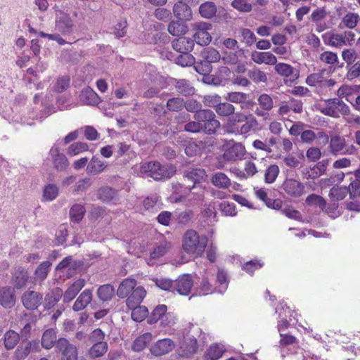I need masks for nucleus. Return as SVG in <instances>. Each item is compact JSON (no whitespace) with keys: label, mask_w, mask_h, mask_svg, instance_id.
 Instances as JSON below:
<instances>
[{"label":"nucleus","mask_w":360,"mask_h":360,"mask_svg":"<svg viewBox=\"0 0 360 360\" xmlns=\"http://www.w3.org/2000/svg\"><path fill=\"white\" fill-rule=\"evenodd\" d=\"M182 176L184 181L173 187L175 192L177 193L179 189H183L184 192H192L193 190L199 189L200 192L198 193V198L203 199L205 186L201 184L207 179L205 169L197 167H188L183 170Z\"/></svg>","instance_id":"obj_1"},{"label":"nucleus","mask_w":360,"mask_h":360,"mask_svg":"<svg viewBox=\"0 0 360 360\" xmlns=\"http://www.w3.org/2000/svg\"><path fill=\"white\" fill-rule=\"evenodd\" d=\"M207 237L200 236L197 231L190 229L186 231L183 236V249L188 254H195L201 256L207 244Z\"/></svg>","instance_id":"obj_2"},{"label":"nucleus","mask_w":360,"mask_h":360,"mask_svg":"<svg viewBox=\"0 0 360 360\" xmlns=\"http://www.w3.org/2000/svg\"><path fill=\"white\" fill-rule=\"evenodd\" d=\"M141 172L146 174L155 181L169 179L176 173V167L163 165L158 162H148L141 166Z\"/></svg>","instance_id":"obj_3"},{"label":"nucleus","mask_w":360,"mask_h":360,"mask_svg":"<svg viewBox=\"0 0 360 360\" xmlns=\"http://www.w3.org/2000/svg\"><path fill=\"white\" fill-rule=\"evenodd\" d=\"M193 120L198 121L202 128V131L209 135L214 134L221 125L214 112L210 109H203L200 113L193 115Z\"/></svg>","instance_id":"obj_4"},{"label":"nucleus","mask_w":360,"mask_h":360,"mask_svg":"<svg viewBox=\"0 0 360 360\" xmlns=\"http://www.w3.org/2000/svg\"><path fill=\"white\" fill-rule=\"evenodd\" d=\"M326 105L320 108V112L325 115L334 118L340 117V114L348 115L350 114L349 106L339 98L325 101Z\"/></svg>","instance_id":"obj_5"},{"label":"nucleus","mask_w":360,"mask_h":360,"mask_svg":"<svg viewBox=\"0 0 360 360\" xmlns=\"http://www.w3.org/2000/svg\"><path fill=\"white\" fill-rule=\"evenodd\" d=\"M329 148L330 153L335 155H351L356 151L355 146L347 145L345 139L340 135H334L330 137Z\"/></svg>","instance_id":"obj_6"},{"label":"nucleus","mask_w":360,"mask_h":360,"mask_svg":"<svg viewBox=\"0 0 360 360\" xmlns=\"http://www.w3.org/2000/svg\"><path fill=\"white\" fill-rule=\"evenodd\" d=\"M212 29V24L205 22H198L193 24V34L195 41L200 46H207L212 40L209 30Z\"/></svg>","instance_id":"obj_7"},{"label":"nucleus","mask_w":360,"mask_h":360,"mask_svg":"<svg viewBox=\"0 0 360 360\" xmlns=\"http://www.w3.org/2000/svg\"><path fill=\"white\" fill-rule=\"evenodd\" d=\"M43 301L42 293L28 289L21 296L23 307L30 311H34L41 304Z\"/></svg>","instance_id":"obj_8"},{"label":"nucleus","mask_w":360,"mask_h":360,"mask_svg":"<svg viewBox=\"0 0 360 360\" xmlns=\"http://www.w3.org/2000/svg\"><path fill=\"white\" fill-rule=\"evenodd\" d=\"M56 349L61 353V360H77V348L67 339L59 338L56 342Z\"/></svg>","instance_id":"obj_9"},{"label":"nucleus","mask_w":360,"mask_h":360,"mask_svg":"<svg viewBox=\"0 0 360 360\" xmlns=\"http://www.w3.org/2000/svg\"><path fill=\"white\" fill-rule=\"evenodd\" d=\"M245 154V148L240 143L229 142L226 144L223 158L231 162L241 160Z\"/></svg>","instance_id":"obj_10"},{"label":"nucleus","mask_w":360,"mask_h":360,"mask_svg":"<svg viewBox=\"0 0 360 360\" xmlns=\"http://www.w3.org/2000/svg\"><path fill=\"white\" fill-rule=\"evenodd\" d=\"M174 292H176L180 295H188L192 287L193 286V280L190 274H183L179 276L177 279L174 281Z\"/></svg>","instance_id":"obj_11"},{"label":"nucleus","mask_w":360,"mask_h":360,"mask_svg":"<svg viewBox=\"0 0 360 360\" xmlns=\"http://www.w3.org/2000/svg\"><path fill=\"white\" fill-rule=\"evenodd\" d=\"M282 188L288 195L294 198L300 197L304 192V184L294 179H286Z\"/></svg>","instance_id":"obj_12"},{"label":"nucleus","mask_w":360,"mask_h":360,"mask_svg":"<svg viewBox=\"0 0 360 360\" xmlns=\"http://www.w3.org/2000/svg\"><path fill=\"white\" fill-rule=\"evenodd\" d=\"M174 348V342L169 338H165L153 344L150 347V351L153 356H160L172 352Z\"/></svg>","instance_id":"obj_13"},{"label":"nucleus","mask_w":360,"mask_h":360,"mask_svg":"<svg viewBox=\"0 0 360 360\" xmlns=\"http://www.w3.org/2000/svg\"><path fill=\"white\" fill-rule=\"evenodd\" d=\"M74 28L72 20L67 13H62L56 18L55 30L63 35L70 34Z\"/></svg>","instance_id":"obj_14"},{"label":"nucleus","mask_w":360,"mask_h":360,"mask_svg":"<svg viewBox=\"0 0 360 360\" xmlns=\"http://www.w3.org/2000/svg\"><path fill=\"white\" fill-rule=\"evenodd\" d=\"M16 302L15 292L9 286H4L0 290V304L4 309L13 308Z\"/></svg>","instance_id":"obj_15"},{"label":"nucleus","mask_w":360,"mask_h":360,"mask_svg":"<svg viewBox=\"0 0 360 360\" xmlns=\"http://www.w3.org/2000/svg\"><path fill=\"white\" fill-rule=\"evenodd\" d=\"M172 85L176 92L184 96H191L195 94V89L192 83L186 79H173Z\"/></svg>","instance_id":"obj_16"},{"label":"nucleus","mask_w":360,"mask_h":360,"mask_svg":"<svg viewBox=\"0 0 360 360\" xmlns=\"http://www.w3.org/2000/svg\"><path fill=\"white\" fill-rule=\"evenodd\" d=\"M30 278L28 271L21 267L17 269L12 274L13 289L20 290L26 287Z\"/></svg>","instance_id":"obj_17"},{"label":"nucleus","mask_w":360,"mask_h":360,"mask_svg":"<svg viewBox=\"0 0 360 360\" xmlns=\"http://www.w3.org/2000/svg\"><path fill=\"white\" fill-rule=\"evenodd\" d=\"M173 13L174 16L181 21L190 20L192 18L191 7L182 1H179L174 5Z\"/></svg>","instance_id":"obj_18"},{"label":"nucleus","mask_w":360,"mask_h":360,"mask_svg":"<svg viewBox=\"0 0 360 360\" xmlns=\"http://www.w3.org/2000/svg\"><path fill=\"white\" fill-rule=\"evenodd\" d=\"M79 99L82 103L89 105H96L101 101L98 95L89 86L82 90Z\"/></svg>","instance_id":"obj_19"},{"label":"nucleus","mask_w":360,"mask_h":360,"mask_svg":"<svg viewBox=\"0 0 360 360\" xmlns=\"http://www.w3.org/2000/svg\"><path fill=\"white\" fill-rule=\"evenodd\" d=\"M172 48L178 53H190L194 47V41L190 38L180 37L172 41Z\"/></svg>","instance_id":"obj_20"},{"label":"nucleus","mask_w":360,"mask_h":360,"mask_svg":"<svg viewBox=\"0 0 360 360\" xmlns=\"http://www.w3.org/2000/svg\"><path fill=\"white\" fill-rule=\"evenodd\" d=\"M182 356L189 357L195 354L198 349L197 340L191 335H186L184 338V340L181 345Z\"/></svg>","instance_id":"obj_21"},{"label":"nucleus","mask_w":360,"mask_h":360,"mask_svg":"<svg viewBox=\"0 0 360 360\" xmlns=\"http://www.w3.org/2000/svg\"><path fill=\"white\" fill-rule=\"evenodd\" d=\"M146 295V291L142 286L135 288L128 296L126 304L128 308L135 307L141 304Z\"/></svg>","instance_id":"obj_22"},{"label":"nucleus","mask_w":360,"mask_h":360,"mask_svg":"<svg viewBox=\"0 0 360 360\" xmlns=\"http://www.w3.org/2000/svg\"><path fill=\"white\" fill-rule=\"evenodd\" d=\"M167 56L181 67L192 66L195 63V58L190 53H181L177 55L169 53Z\"/></svg>","instance_id":"obj_23"},{"label":"nucleus","mask_w":360,"mask_h":360,"mask_svg":"<svg viewBox=\"0 0 360 360\" xmlns=\"http://www.w3.org/2000/svg\"><path fill=\"white\" fill-rule=\"evenodd\" d=\"M63 297V290L59 287L53 288L50 292L46 294L44 297V309H50L53 308Z\"/></svg>","instance_id":"obj_24"},{"label":"nucleus","mask_w":360,"mask_h":360,"mask_svg":"<svg viewBox=\"0 0 360 360\" xmlns=\"http://www.w3.org/2000/svg\"><path fill=\"white\" fill-rule=\"evenodd\" d=\"M53 167L58 171L65 170L69 165V162L66 156L59 153L58 148H52L51 149Z\"/></svg>","instance_id":"obj_25"},{"label":"nucleus","mask_w":360,"mask_h":360,"mask_svg":"<svg viewBox=\"0 0 360 360\" xmlns=\"http://www.w3.org/2000/svg\"><path fill=\"white\" fill-rule=\"evenodd\" d=\"M252 60L257 63H266L267 65H275L277 62L276 57L271 52H259L254 51L251 53Z\"/></svg>","instance_id":"obj_26"},{"label":"nucleus","mask_w":360,"mask_h":360,"mask_svg":"<svg viewBox=\"0 0 360 360\" xmlns=\"http://www.w3.org/2000/svg\"><path fill=\"white\" fill-rule=\"evenodd\" d=\"M85 285V281L84 279H78L75 281L63 293V302H70L72 301L78 292L82 289Z\"/></svg>","instance_id":"obj_27"},{"label":"nucleus","mask_w":360,"mask_h":360,"mask_svg":"<svg viewBox=\"0 0 360 360\" xmlns=\"http://www.w3.org/2000/svg\"><path fill=\"white\" fill-rule=\"evenodd\" d=\"M136 285V281L134 278H126L120 284L116 295L120 298H124L129 296V293L133 291Z\"/></svg>","instance_id":"obj_28"},{"label":"nucleus","mask_w":360,"mask_h":360,"mask_svg":"<svg viewBox=\"0 0 360 360\" xmlns=\"http://www.w3.org/2000/svg\"><path fill=\"white\" fill-rule=\"evenodd\" d=\"M92 292L89 289L84 290L77 297L73 304L72 309L75 311L84 309L91 301Z\"/></svg>","instance_id":"obj_29"},{"label":"nucleus","mask_w":360,"mask_h":360,"mask_svg":"<svg viewBox=\"0 0 360 360\" xmlns=\"http://www.w3.org/2000/svg\"><path fill=\"white\" fill-rule=\"evenodd\" d=\"M210 181L219 188H228L231 185V179L221 172L214 173L210 178Z\"/></svg>","instance_id":"obj_30"},{"label":"nucleus","mask_w":360,"mask_h":360,"mask_svg":"<svg viewBox=\"0 0 360 360\" xmlns=\"http://www.w3.org/2000/svg\"><path fill=\"white\" fill-rule=\"evenodd\" d=\"M115 295V288L110 284L101 285L97 290V295L103 302L110 301Z\"/></svg>","instance_id":"obj_31"},{"label":"nucleus","mask_w":360,"mask_h":360,"mask_svg":"<svg viewBox=\"0 0 360 360\" xmlns=\"http://www.w3.org/2000/svg\"><path fill=\"white\" fill-rule=\"evenodd\" d=\"M350 180L351 183L348 186L350 189V198H360V169L354 172Z\"/></svg>","instance_id":"obj_32"},{"label":"nucleus","mask_w":360,"mask_h":360,"mask_svg":"<svg viewBox=\"0 0 360 360\" xmlns=\"http://www.w3.org/2000/svg\"><path fill=\"white\" fill-rule=\"evenodd\" d=\"M152 340L153 335L150 333H145L135 339L131 349L134 352H141L150 344Z\"/></svg>","instance_id":"obj_33"},{"label":"nucleus","mask_w":360,"mask_h":360,"mask_svg":"<svg viewBox=\"0 0 360 360\" xmlns=\"http://www.w3.org/2000/svg\"><path fill=\"white\" fill-rule=\"evenodd\" d=\"M58 342L56 333L53 328H49L45 330L41 338V345L44 348L49 349L56 346Z\"/></svg>","instance_id":"obj_34"},{"label":"nucleus","mask_w":360,"mask_h":360,"mask_svg":"<svg viewBox=\"0 0 360 360\" xmlns=\"http://www.w3.org/2000/svg\"><path fill=\"white\" fill-rule=\"evenodd\" d=\"M275 65V70L278 74L284 77H292L295 79L298 77L299 71L291 65L283 63Z\"/></svg>","instance_id":"obj_35"},{"label":"nucleus","mask_w":360,"mask_h":360,"mask_svg":"<svg viewBox=\"0 0 360 360\" xmlns=\"http://www.w3.org/2000/svg\"><path fill=\"white\" fill-rule=\"evenodd\" d=\"M98 198L103 202H108L117 198V192L110 187H102L98 191Z\"/></svg>","instance_id":"obj_36"},{"label":"nucleus","mask_w":360,"mask_h":360,"mask_svg":"<svg viewBox=\"0 0 360 360\" xmlns=\"http://www.w3.org/2000/svg\"><path fill=\"white\" fill-rule=\"evenodd\" d=\"M200 56L205 61L210 65L221 60V56L219 51L212 47L205 48L201 52Z\"/></svg>","instance_id":"obj_37"},{"label":"nucleus","mask_w":360,"mask_h":360,"mask_svg":"<svg viewBox=\"0 0 360 360\" xmlns=\"http://www.w3.org/2000/svg\"><path fill=\"white\" fill-rule=\"evenodd\" d=\"M105 168V165L98 157L94 156L86 167V172L91 175L97 174Z\"/></svg>","instance_id":"obj_38"},{"label":"nucleus","mask_w":360,"mask_h":360,"mask_svg":"<svg viewBox=\"0 0 360 360\" xmlns=\"http://www.w3.org/2000/svg\"><path fill=\"white\" fill-rule=\"evenodd\" d=\"M108 348V346L106 342L93 343L92 347L88 352L89 356L91 359L101 357L106 353Z\"/></svg>","instance_id":"obj_39"},{"label":"nucleus","mask_w":360,"mask_h":360,"mask_svg":"<svg viewBox=\"0 0 360 360\" xmlns=\"http://www.w3.org/2000/svg\"><path fill=\"white\" fill-rule=\"evenodd\" d=\"M199 13L202 17L210 19L215 15L217 6L212 1H206L200 6Z\"/></svg>","instance_id":"obj_40"},{"label":"nucleus","mask_w":360,"mask_h":360,"mask_svg":"<svg viewBox=\"0 0 360 360\" xmlns=\"http://www.w3.org/2000/svg\"><path fill=\"white\" fill-rule=\"evenodd\" d=\"M168 32L173 36H181L187 31V26L181 20L172 21L168 25Z\"/></svg>","instance_id":"obj_41"},{"label":"nucleus","mask_w":360,"mask_h":360,"mask_svg":"<svg viewBox=\"0 0 360 360\" xmlns=\"http://www.w3.org/2000/svg\"><path fill=\"white\" fill-rule=\"evenodd\" d=\"M167 311V305L158 304L154 308L150 315L148 316L147 321L148 323L150 325L158 323Z\"/></svg>","instance_id":"obj_42"},{"label":"nucleus","mask_w":360,"mask_h":360,"mask_svg":"<svg viewBox=\"0 0 360 360\" xmlns=\"http://www.w3.org/2000/svg\"><path fill=\"white\" fill-rule=\"evenodd\" d=\"M348 193L350 195V189L348 186H333L330 190L329 196L333 200L339 201L343 200Z\"/></svg>","instance_id":"obj_43"},{"label":"nucleus","mask_w":360,"mask_h":360,"mask_svg":"<svg viewBox=\"0 0 360 360\" xmlns=\"http://www.w3.org/2000/svg\"><path fill=\"white\" fill-rule=\"evenodd\" d=\"M19 335L13 330H9L4 334V346L6 349H13L19 342Z\"/></svg>","instance_id":"obj_44"},{"label":"nucleus","mask_w":360,"mask_h":360,"mask_svg":"<svg viewBox=\"0 0 360 360\" xmlns=\"http://www.w3.org/2000/svg\"><path fill=\"white\" fill-rule=\"evenodd\" d=\"M86 212L85 207L80 204H75L70 210V217L72 221L79 223Z\"/></svg>","instance_id":"obj_45"},{"label":"nucleus","mask_w":360,"mask_h":360,"mask_svg":"<svg viewBox=\"0 0 360 360\" xmlns=\"http://www.w3.org/2000/svg\"><path fill=\"white\" fill-rule=\"evenodd\" d=\"M131 309V319L136 322H141L148 316V310L146 307L136 305L135 307L129 308Z\"/></svg>","instance_id":"obj_46"},{"label":"nucleus","mask_w":360,"mask_h":360,"mask_svg":"<svg viewBox=\"0 0 360 360\" xmlns=\"http://www.w3.org/2000/svg\"><path fill=\"white\" fill-rule=\"evenodd\" d=\"M224 349L218 345H212L204 354V360H217L223 354Z\"/></svg>","instance_id":"obj_47"},{"label":"nucleus","mask_w":360,"mask_h":360,"mask_svg":"<svg viewBox=\"0 0 360 360\" xmlns=\"http://www.w3.org/2000/svg\"><path fill=\"white\" fill-rule=\"evenodd\" d=\"M184 99L181 97H173L167 100L166 108L168 111L179 112L184 108Z\"/></svg>","instance_id":"obj_48"},{"label":"nucleus","mask_w":360,"mask_h":360,"mask_svg":"<svg viewBox=\"0 0 360 360\" xmlns=\"http://www.w3.org/2000/svg\"><path fill=\"white\" fill-rule=\"evenodd\" d=\"M170 248L171 243L167 240H163L154 248V250L150 253V257L153 259H158L165 255Z\"/></svg>","instance_id":"obj_49"},{"label":"nucleus","mask_w":360,"mask_h":360,"mask_svg":"<svg viewBox=\"0 0 360 360\" xmlns=\"http://www.w3.org/2000/svg\"><path fill=\"white\" fill-rule=\"evenodd\" d=\"M215 112L222 117H228L234 114L235 107L230 103L220 101Z\"/></svg>","instance_id":"obj_50"},{"label":"nucleus","mask_w":360,"mask_h":360,"mask_svg":"<svg viewBox=\"0 0 360 360\" xmlns=\"http://www.w3.org/2000/svg\"><path fill=\"white\" fill-rule=\"evenodd\" d=\"M193 212L190 210H184L180 212H176L174 215V219L181 225H186L189 223L193 217Z\"/></svg>","instance_id":"obj_51"},{"label":"nucleus","mask_w":360,"mask_h":360,"mask_svg":"<svg viewBox=\"0 0 360 360\" xmlns=\"http://www.w3.org/2000/svg\"><path fill=\"white\" fill-rule=\"evenodd\" d=\"M184 108L189 112L194 113V115H197L200 113V111H202V104L200 101L196 99H188L186 101L184 100Z\"/></svg>","instance_id":"obj_52"},{"label":"nucleus","mask_w":360,"mask_h":360,"mask_svg":"<svg viewBox=\"0 0 360 360\" xmlns=\"http://www.w3.org/2000/svg\"><path fill=\"white\" fill-rule=\"evenodd\" d=\"M224 79L219 75H212L210 72L202 76L201 82L207 85L218 86L222 84Z\"/></svg>","instance_id":"obj_53"},{"label":"nucleus","mask_w":360,"mask_h":360,"mask_svg":"<svg viewBox=\"0 0 360 360\" xmlns=\"http://www.w3.org/2000/svg\"><path fill=\"white\" fill-rule=\"evenodd\" d=\"M193 65L195 70L202 76L208 72H211L212 70V65L205 61L202 58L198 61L195 60V63Z\"/></svg>","instance_id":"obj_54"},{"label":"nucleus","mask_w":360,"mask_h":360,"mask_svg":"<svg viewBox=\"0 0 360 360\" xmlns=\"http://www.w3.org/2000/svg\"><path fill=\"white\" fill-rule=\"evenodd\" d=\"M70 78L68 75L57 79L54 84V90L57 93H62L66 91L70 86Z\"/></svg>","instance_id":"obj_55"},{"label":"nucleus","mask_w":360,"mask_h":360,"mask_svg":"<svg viewBox=\"0 0 360 360\" xmlns=\"http://www.w3.org/2000/svg\"><path fill=\"white\" fill-rule=\"evenodd\" d=\"M306 203L309 206H316L323 210L326 207V202L323 197L316 194H311L307 196Z\"/></svg>","instance_id":"obj_56"},{"label":"nucleus","mask_w":360,"mask_h":360,"mask_svg":"<svg viewBox=\"0 0 360 360\" xmlns=\"http://www.w3.org/2000/svg\"><path fill=\"white\" fill-rule=\"evenodd\" d=\"M51 262L45 261L42 262L35 270L34 274L37 278L44 280L46 278L48 273L51 269Z\"/></svg>","instance_id":"obj_57"},{"label":"nucleus","mask_w":360,"mask_h":360,"mask_svg":"<svg viewBox=\"0 0 360 360\" xmlns=\"http://www.w3.org/2000/svg\"><path fill=\"white\" fill-rule=\"evenodd\" d=\"M240 33L242 37V41L244 42L247 46H250L257 41L255 34L250 29L243 28L240 30Z\"/></svg>","instance_id":"obj_58"},{"label":"nucleus","mask_w":360,"mask_h":360,"mask_svg":"<svg viewBox=\"0 0 360 360\" xmlns=\"http://www.w3.org/2000/svg\"><path fill=\"white\" fill-rule=\"evenodd\" d=\"M347 68V73L346 75L347 79L349 80H352L354 79L358 78L360 77V58L355 62H354L352 65L349 66Z\"/></svg>","instance_id":"obj_59"},{"label":"nucleus","mask_w":360,"mask_h":360,"mask_svg":"<svg viewBox=\"0 0 360 360\" xmlns=\"http://www.w3.org/2000/svg\"><path fill=\"white\" fill-rule=\"evenodd\" d=\"M279 173V168L276 165H270L266 170L264 180L267 184L273 183Z\"/></svg>","instance_id":"obj_60"},{"label":"nucleus","mask_w":360,"mask_h":360,"mask_svg":"<svg viewBox=\"0 0 360 360\" xmlns=\"http://www.w3.org/2000/svg\"><path fill=\"white\" fill-rule=\"evenodd\" d=\"M249 77L256 83L266 82V74L257 68H255L248 72Z\"/></svg>","instance_id":"obj_61"},{"label":"nucleus","mask_w":360,"mask_h":360,"mask_svg":"<svg viewBox=\"0 0 360 360\" xmlns=\"http://www.w3.org/2000/svg\"><path fill=\"white\" fill-rule=\"evenodd\" d=\"M257 101L262 109L264 110L269 111L273 108V100L271 97L266 94H261L259 96Z\"/></svg>","instance_id":"obj_62"},{"label":"nucleus","mask_w":360,"mask_h":360,"mask_svg":"<svg viewBox=\"0 0 360 360\" xmlns=\"http://www.w3.org/2000/svg\"><path fill=\"white\" fill-rule=\"evenodd\" d=\"M342 56L343 60L347 63V68H349V66L356 61L358 58H360L356 51L352 49H345L342 53Z\"/></svg>","instance_id":"obj_63"},{"label":"nucleus","mask_w":360,"mask_h":360,"mask_svg":"<svg viewBox=\"0 0 360 360\" xmlns=\"http://www.w3.org/2000/svg\"><path fill=\"white\" fill-rule=\"evenodd\" d=\"M221 101V96L217 94L205 95L202 99V102L205 106L209 108H214L215 110Z\"/></svg>","instance_id":"obj_64"}]
</instances>
